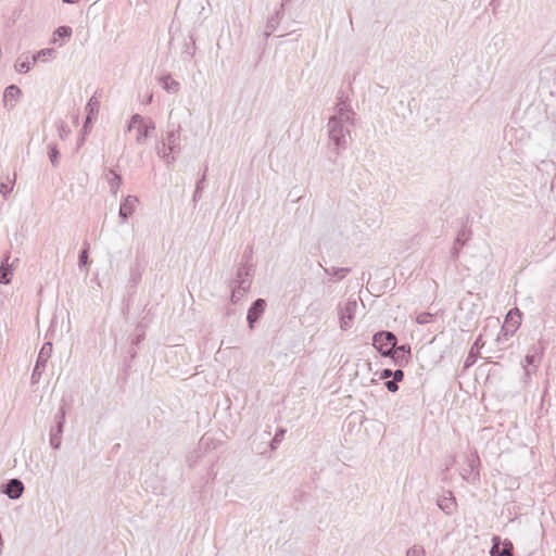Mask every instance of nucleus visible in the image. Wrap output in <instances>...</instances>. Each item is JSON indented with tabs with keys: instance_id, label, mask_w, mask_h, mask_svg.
I'll list each match as a JSON object with an SVG mask.
<instances>
[{
	"instance_id": "obj_19",
	"label": "nucleus",
	"mask_w": 556,
	"mask_h": 556,
	"mask_svg": "<svg viewBox=\"0 0 556 556\" xmlns=\"http://www.w3.org/2000/svg\"><path fill=\"white\" fill-rule=\"evenodd\" d=\"M105 179L110 187V191L113 195H116L121 185H122V176L117 174L114 169H109L105 175Z\"/></svg>"
},
{
	"instance_id": "obj_36",
	"label": "nucleus",
	"mask_w": 556,
	"mask_h": 556,
	"mask_svg": "<svg viewBox=\"0 0 556 556\" xmlns=\"http://www.w3.org/2000/svg\"><path fill=\"white\" fill-rule=\"evenodd\" d=\"M144 124V118L140 114H134L130 117V121L128 123L127 129L130 131L132 128H135L137 125L142 126Z\"/></svg>"
},
{
	"instance_id": "obj_30",
	"label": "nucleus",
	"mask_w": 556,
	"mask_h": 556,
	"mask_svg": "<svg viewBox=\"0 0 556 556\" xmlns=\"http://www.w3.org/2000/svg\"><path fill=\"white\" fill-rule=\"evenodd\" d=\"M324 270L326 274L337 277L338 280H342L351 271L349 267H330L324 268Z\"/></svg>"
},
{
	"instance_id": "obj_33",
	"label": "nucleus",
	"mask_w": 556,
	"mask_h": 556,
	"mask_svg": "<svg viewBox=\"0 0 556 556\" xmlns=\"http://www.w3.org/2000/svg\"><path fill=\"white\" fill-rule=\"evenodd\" d=\"M286 432H287V430L283 429V428H279L276 431V433H275V435H274V438H273V440L270 442V447L273 450L277 448L278 444L283 440V437H285Z\"/></svg>"
},
{
	"instance_id": "obj_43",
	"label": "nucleus",
	"mask_w": 556,
	"mask_h": 556,
	"mask_svg": "<svg viewBox=\"0 0 556 556\" xmlns=\"http://www.w3.org/2000/svg\"><path fill=\"white\" fill-rule=\"evenodd\" d=\"M392 375H393L392 369H390V368H384V369H382V370L380 371V374H379V379H381V380H387V379H389V378H392Z\"/></svg>"
},
{
	"instance_id": "obj_11",
	"label": "nucleus",
	"mask_w": 556,
	"mask_h": 556,
	"mask_svg": "<svg viewBox=\"0 0 556 556\" xmlns=\"http://www.w3.org/2000/svg\"><path fill=\"white\" fill-rule=\"evenodd\" d=\"M479 466L480 458L478 456V453L475 451L467 456V468L463 469L462 477L467 481L470 480L471 476H473L472 480L479 479Z\"/></svg>"
},
{
	"instance_id": "obj_40",
	"label": "nucleus",
	"mask_w": 556,
	"mask_h": 556,
	"mask_svg": "<svg viewBox=\"0 0 556 556\" xmlns=\"http://www.w3.org/2000/svg\"><path fill=\"white\" fill-rule=\"evenodd\" d=\"M88 243H85V248L81 250L78 257V266L79 268L86 266L88 264Z\"/></svg>"
},
{
	"instance_id": "obj_22",
	"label": "nucleus",
	"mask_w": 556,
	"mask_h": 556,
	"mask_svg": "<svg viewBox=\"0 0 556 556\" xmlns=\"http://www.w3.org/2000/svg\"><path fill=\"white\" fill-rule=\"evenodd\" d=\"M64 426L55 425L50 429V445L54 450H59L62 443V433Z\"/></svg>"
},
{
	"instance_id": "obj_47",
	"label": "nucleus",
	"mask_w": 556,
	"mask_h": 556,
	"mask_svg": "<svg viewBox=\"0 0 556 556\" xmlns=\"http://www.w3.org/2000/svg\"><path fill=\"white\" fill-rule=\"evenodd\" d=\"M147 101H148V103H150L152 101V94H150L149 98H147Z\"/></svg>"
},
{
	"instance_id": "obj_13",
	"label": "nucleus",
	"mask_w": 556,
	"mask_h": 556,
	"mask_svg": "<svg viewBox=\"0 0 556 556\" xmlns=\"http://www.w3.org/2000/svg\"><path fill=\"white\" fill-rule=\"evenodd\" d=\"M541 359V353L538 348L533 346L531 351L526 355L525 362V376L529 378L532 372L538 368Z\"/></svg>"
},
{
	"instance_id": "obj_31",
	"label": "nucleus",
	"mask_w": 556,
	"mask_h": 556,
	"mask_svg": "<svg viewBox=\"0 0 556 556\" xmlns=\"http://www.w3.org/2000/svg\"><path fill=\"white\" fill-rule=\"evenodd\" d=\"M48 154H49V160H50L52 166L56 167L59 165L60 152H59L55 143H50L48 146Z\"/></svg>"
},
{
	"instance_id": "obj_4",
	"label": "nucleus",
	"mask_w": 556,
	"mask_h": 556,
	"mask_svg": "<svg viewBox=\"0 0 556 556\" xmlns=\"http://www.w3.org/2000/svg\"><path fill=\"white\" fill-rule=\"evenodd\" d=\"M357 307V302L355 299H349L343 306L339 307V320H340V328L342 330H348L351 328L355 311Z\"/></svg>"
},
{
	"instance_id": "obj_23",
	"label": "nucleus",
	"mask_w": 556,
	"mask_h": 556,
	"mask_svg": "<svg viewBox=\"0 0 556 556\" xmlns=\"http://www.w3.org/2000/svg\"><path fill=\"white\" fill-rule=\"evenodd\" d=\"M30 59L31 58H29L27 54H21L15 61V71L21 74L28 73L31 68V65L34 64L33 61H30Z\"/></svg>"
},
{
	"instance_id": "obj_12",
	"label": "nucleus",
	"mask_w": 556,
	"mask_h": 556,
	"mask_svg": "<svg viewBox=\"0 0 556 556\" xmlns=\"http://www.w3.org/2000/svg\"><path fill=\"white\" fill-rule=\"evenodd\" d=\"M395 365L404 366L408 363L410 358V346L408 344H403L400 346H394L390 354L388 355Z\"/></svg>"
},
{
	"instance_id": "obj_2",
	"label": "nucleus",
	"mask_w": 556,
	"mask_h": 556,
	"mask_svg": "<svg viewBox=\"0 0 556 556\" xmlns=\"http://www.w3.org/2000/svg\"><path fill=\"white\" fill-rule=\"evenodd\" d=\"M396 343L397 338L391 331H379L372 337V345L381 356H388Z\"/></svg>"
},
{
	"instance_id": "obj_26",
	"label": "nucleus",
	"mask_w": 556,
	"mask_h": 556,
	"mask_svg": "<svg viewBox=\"0 0 556 556\" xmlns=\"http://www.w3.org/2000/svg\"><path fill=\"white\" fill-rule=\"evenodd\" d=\"M469 237H470V231L468 229H466L465 227L458 231L457 237L454 242V247L452 249V255L454 257L458 256V249L456 245H460V247L465 245V243L469 240Z\"/></svg>"
},
{
	"instance_id": "obj_37",
	"label": "nucleus",
	"mask_w": 556,
	"mask_h": 556,
	"mask_svg": "<svg viewBox=\"0 0 556 556\" xmlns=\"http://www.w3.org/2000/svg\"><path fill=\"white\" fill-rule=\"evenodd\" d=\"M14 186V180L8 179V182L0 184V193L7 199L8 194L12 192Z\"/></svg>"
},
{
	"instance_id": "obj_48",
	"label": "nucleus",
	"mask_w": 556,
	"mask_h": 556,
	"mask_svg": "<svg viewBox=\"0 0 556 556\" xmlns=\"http://www.w3.org/2000/svg\"><path fill=\"white\" fill-rule=\"evenodd\" d=\"M479 340H480V338L475 342L473 346H478V345H480Z\"/></svg>"
},
{
	"instance_id": "obj_10",
	"label": "nucleus",
	"mask_w": 556,
	"mask_h": 556,
	"mask_svg": "<svg viewBox=\"0 0 556 556\" xmlns=\"http://www.w3.org/2000/svg\"><path fill=\"white\" fill-rule=\"evenodd\" d=\"M266 301L264 299L255 300L248 309L247 320L249 328L253 329L254 324L262 317L266 308Z\"/></svg>"
},
{
	"instance_id": "obj_8",
	"label": "nucleus",
	"mask_w": 556,
	"mask_h": 556,
	"mask_svg": "<svg viewBox=\"0 0 556 556\" xmlns=\"http://www.w3.org/2000/svg\"><path fill=\"white\" fill-rule=\"evenodd\" d=\"M11 260V253L7 252L1 261L0 264V283L1 285H9L12 280L13 276V268L15 267L16 263H18V258H14L12 262Z\"/></svg>"
},
{
	"instance_id": "obj_38",
	"label": "nucleus",
	"mask_w": 556,
	"mask_h": 556,
	"mask_svg": "<svg viewBox=\"0 0 556 556\" xmlns=\"http://www.w3.org/2000/svg\"><path fill=\"white\" fill-rule=\"evenodd\" d=\"M231 287V295H230V301L236 304L240 301V299L243 296V294L245 292H242L241 289L238 288V286H233V285H230Z\"/></svg>"
},
{
	"instance_id": "obj_5",
	"label": "nucleus",
	"mask_w": 556,
	"mask_h": 556,
	"mask_svg": "<svg viewBox=\"0 0 556 556\" xmlns=\"http://www.w3.org/2000/svg\"><path fill=\"white\" fill-rule=\"evenodd\" d=\"M253 266L239 265L236 277L230 285L238 286L242 292H248L252 285Z\"/></svg>"
},
{
	"instance_id": "obj_45",
	"label": "nucleus",
	"mask_w": 556,
	"mask_h": 556,
	"mask_svg": "<svg viewBox=\"0 0 556 556\" xmlns=\"http://www.w3.org/2000/svg\"><path fill=\"white\" fill-rule=\"evenodd\" d=\"M89 124H90V123H87V119H86V121H85V124H84V126H83L84 134H87V132L90 130V128H89Z\"/></svg>"
},
{
	"instance_id": "obj_20",
	"label": "nucleus",
	"mask_w": 556,
	"mask_h": 556,
	"mask_svg": "<svg viewBox=\"0 0 556 556\" xmlns=\"http://www.w3.org/2000/svg\"><path fill=\"white\" fill-rule=\"evenodd\" d=\"M86 112H87V123H91L92 119L98 115L99 109H100V101L97 97V93H94L89 101L86 104Z\"/></svg>"
},
{
	"instance_id": "obj_25",
	"label": "nucleus",
	"mask_w": 556,
	"mask_h": 556,
	"mask_svg": "<svg viewBox=\"0 0 556 556\" xmlns=\"http://www.w3.org/2000/svg\"><path fill=\"white\" fill-rule=\"evenodd\" d=\"M72 34H73V30L70 26H60L53 31L51 42L56 43L60 40H62V41L68 40L71 38Z\"/></svg>"
},
{
	"instance_id": "obj_41",
	"label": "nucleus",
	"mask_w": 556,
	"mask_h": 556,
	"mask_svg": "<svg viewBox=\"0 0 556 556\" xmlns=\"http://www.w3.org/2000/svg\"><path fill=\"white\" fill-rule=\"evenodd\" d=\"M406 556H426V551L420 545H414L407 549Z\"/></svg>"
},
{
	"instance_id": "obj_35",
	"label": "nucleus",
	"mask_w": 556,
	"mask_h": 556,
	"mask_svg": "<svg viewBox=\"0 0 556 556\" xmlns=\"http://www.w3.org/2000/svg\"><path fill=\"white\" fill-rule=\"evenodd\" d=\"M252 255H253V248L251 245H249V247H247L245 251L243 252L240 265L253 266Z\"/></svg>"
},
{
	"instance_id": "obj_32",
	"label": "nucleus",
	"mask_w": 556,
	"mask_h": 556,
	"mask_svg": "<svg viewBox=\"0 0 556 556\" xmlns=\"http://www.w3.org/2000/svg\"><path fill=\"white\" fill-rule=\"evenodd\" d=\"M141 279V269L139 267V265H134L130 267V270H129V281L136 286L138 285V282L140 281Z\"/></svg>"
},
{
	"instance_id": "obj_46",
	"label": "nucleus",
	"mask_w": 556,
	"mask_h": 556,
	"mask_svg": "<svg viewBox=\"0 0 556 556\" xmlns=\"http://www.w3.org/2000/svg\"><path fill=\"white\" fill-rule=\"evenodd\" d=\"M63 2L65 3H70V4H74L76 3L78 0H62Z\"/></svg>"
},
{
	"instance_id": "obj_14",
	"label": "nucleus",
	"mask_w": 556,
	"mask_h": 556,
	"mask_svg": "<svg viewBox=\"0 0 556 556\" xmlns=\"http://www.w3.org/2000/svg\"><path fill=\"white\" fill-rule=\"evenodd\" d=\"M24 484L18 479H10L4 485L2 492L11 500H17L22 496Z\"/></svg>"
},
{
	"instance_id": "obj_17",
	"label": "nucleus",
	"mask_w": 556,
	"mask_h": 556,
	"mask_svg": "<svg viewBox=\"0 0 556 556\" xmlns=\"http://www.w3.org/2000/svg\"><path fill=\"white\" fill-rule=\"evenodd\" d=\"M155 152L167 165H170L176 161V152L169 151V147H167L163 140L156 142Z\"/></svg>"
},
{
	"instance_id": "obj_9",
	"label": "nucleus",
	"mask_w": 556,
	"mask_h": 556,
	"mask_svg": "<svg viewBox=\"0 0 556 556\" xmlns=\"http://www.w3.org/2000/svg\"><path fill=\"white\" fill-rule=\"evenodd\" d=\"M520 321L521 316L519 309H510L506 315L504 325L502 327V334L505 337L514 334L518 327L520 326Z\"/></svg>"
},
{
	"instance_id": "obj_29",
	"label": "nucleus",
	"mask_w": 556,
	"mask_h": 556,
	"mask_svg": "<svg viewBox=\"0 0 556 556\" xmlns=\"http://www.w3.org/2000/svg\"><path fill=\"white\" fill-rule=\"evenodd\" d=\"M206 172H207V166L205 167L204 173L201 176V178L197 181L195 190H194L193 197H192V201L194 203H197L202 198V190L204 188V181L206 179Z\"/></svg>"
},
{
	"instance_id": "obj_21",
	"label": "nucleus",
	"mask_w": 556,
	"mask_h": 556,
	"mask_svg": "<svg viewBox=\"0 0 556 556\" xmlns=\"http://www.w3.org/2000/svg\"><path fill=\"white\" fill-rule=\"evenodd\" d=\"M159 81L162 87L169 93H177L180 89L179 83L172 78L169 74L161 76Z\"/></svg>"
},
{
	"instance_id": "obj_16",
	"label": "nucleus",
	"mask_w": 556,
	"mask_h": 556,
	"mask_svg": "<svg viewBox=\"0 0 556 556\" xmlns=\"http://www.w3.org/2000/svg\"><path fill=\"white\" fill-rule=\"evenodd\" d=\"M22 91L16 85H10L3 92V104L7 108H14L17 99L21 97Z\"/></svg>"
},
{
	"instance_id": "obj_34",
	"label": "nucleus",
	"mask_w": 556,
	"mask_h": 556,
	"mask_svg": "<svg viewBox=\"0 0 556 556\" xmlns=\"http://www.w3.org/2000/svg\"><path fill=\"white\" fill-rule=\"evenodd\" d=\"M56 128H58L59 137L62 140H65L71 132L68 126L65 124V122L59 121L56 123Z\"/></svg>"
},
{
	"instance_id": "obj_7",
	"label": "nucleus",
	"mask_w": 556,
	"mask_h": 556,
	"mask_svg": "<svg viewBox=\"0 0 556 556\" xmlns=\"http://www.w3.org/2000/svg\"><path fill=\"white\" fill-rule=\"evenodd\" d=\"M138 202L139 200L136 195L128 194L124 198L118 210L119 224H125L127 219L134 214Z\"/></svg>"
},
{
	"instance_id": "obj_15",
	"label": "nucleus",
	"mask_w": 556,
	"mask_h": 556,
	"mask_svg": "<svg viewBox=\"0 0 556 556\" xmlns=\"http://www.w3.org/2000/svg\"><path fill=\"white\" fill-rule=\"evenodd\" d=\"M513 544L505 542L501 547V541L498 536L493 538V545L490 551L491 556H513Z\"/></svg>"
},
{
	"instance_id": "obj_44",
	"label": "nucleus",
	"mask_w": 556,
	"mask_h": 556,
	"mask_svg": "<svg viewBox=\"0 0 556 556\" xmlns=\"http://www.w3.org/2000/svg\"><path fill=\"white\" fill-rule=\"evenodd\" d=\"M392 379H394L397 382H401L404 379V371L402 369H395L392 370Z\"/></svg>"
},
{
	"instance_id": "obj_24",
	"label": "nucleus",
	"mask_w": 556,
	"mask_h": 556,
	"mask_svg": "<svg viewBox=\"0 0 556 556\" xmlns=\"http://www.w3.org/2000/svg\"><path fill=\"white\" fill-rule=\"evenodd\" d=\"M438 506L439 508L444 511L446 515L453 514V511L456 508V501L455 498L450 494V496H443L438 500Z\"/></svg>"
},
{
	"instance_id": "obj_28",
	"label": "nucleus",
	"mask_w": 556,
	"mask_h": 556,
	"mask_svg": "<svg viewBox=\"0 0 556 556\" xmlns=\"http://www.w3.org/2000/svg\"><path fill=\"white\" fill-rule=\"evenodd\" d=\"M56 55V51L52 48H45L31 55L33 63L37 61L47 62L49 59H54Z\"/></svg>"
},
{
	"instance_id": "obj_42",
	"label": "nucleus",
	"mask_w": 556,
	"mask_h": 556,
	"mask_svg": "<svg viewBox=\"0 0 556 556\" xmlns=\"http://www.w3.org/2000/svg\"><path fill=\"white\" fill-rule=\"evenodd\" d=\"M384 386H386L387 390L392 393H394L399 390V382L395 381L394 379L387 380Z\"/></svg>"
},
{
	"instance_id": "obj_1",
	"label": "nucleus",
	"mask_w": 556,
	"mask_h": 556,
	"mask_svg": "<svg viewBox=\"0 0 556 556\" xmlns=\"http://www.w3.org/2000/svg\"><path fill=\"white\" fill-rule=\"evenodd\" d=\"M334 113L330 116L327 127L330 141L334 144V153L340 154L341 150L348 147V139L351 136V127L354 126L355 112L348 99L340 98L337 102Z\"/></svg>"
},
{
	"instance_id": "obj_3",
	"label": "nucleus",
	"mask_w": 556,
	"mask_h": 556,
	"mask_svg": "<svg viewBox=\"0 0 556 556\" xmlns=\"http://www.w3.org/2000/svg\"><path fill=\"white\" fill-rule=\"evenodd\" d=\"M51 353H52V343L51 342H46L42 345V348H41V350H40V352L38 354L35 367L33 369V374H31V377H30V380H31L33 384H36V383L39 382V380L41 378V375H42V372L46 369L47 362H48V359L51 356Z\"/></svg>"
},
{
	"instance_id": "obj_6",
	"label": "nucleus",
	"mask_w": 556,
	"mask_h": 556,
	"mask_svg": "<svg viewBox=\"0 0 556 556\" xmlns=\"http://www.w3.org/2000/svg\"><path fill=\"white\" fill-rule=\"evenodd\" d=\"M180 124L168 123L165 131V136L161 139L169 147V151L180 152Z\"/></svg>"
},
{
	"instance_id": "obj_39",
	"label": "nucleus",
	"mask_w": 556,
	"mask_h": 556,
	"mask_svg": "<svg viewBox=\"0 0 556 556\" xmlns=\"http://www.w3.org/2000/svg\"><path fill=\"white\" fill-rule=\"evenodd\" d=\"M433 319V315L427 312H422L416 316V323L419 325H426L431 323Z\"/></svg>"
},
{
	"instance_id": "obj_49",
	"label": "nucleus",
	"mask_w": 556,
	"mask_h": 556,
	"mask_svg": "<svg viewBox=\"0 0 556 556\" xmlns=\"http://www.w3.org/2000/svg\"><path fill=\"white\" fill-rule=\"evenodd\" d=\"M479 340H480V338L475 342L473 346H478V345H480Z\"/></svg>"
},
{
	"instance_id": "obj_27",
	"label": "nucleus",
	"mask_w": 556,
	"mask_h": 556,
	"mask_svg": "<svg viewBox=\"0 0 556 556\" xmlns=\"http://www.w3.org/2000/svg\"><path fill=\"white\" fill-rule=\"evenodd\" d=\"M71 405V401L62 397L58 413L54 416L55 425L64 426L67 408Z\"/></svg>"
},
{
	"instance_id": "obj_18",
	"label": "nucleus",
	"mask_w": 556,
	"mask_h": 556,
	"mask_svg": "<svg viewBox=\"0 0 556 556\" xmlns=\"http://www.w3.org/2000/svg\"><path fill=\"white\" fill-rule=\"evenodd\" d=\"M155 129V124L153 121H149L144 123L142 126L137 127V136L136 142L138 144H143L146 140L150 137L151 131Z\"/></svg>"
}]
</instances>
